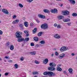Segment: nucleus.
Wrapping results in <instances>:
<instances>
[{
    "mask_svg": "<svg viewBox=\"0 0 77 77\" xmlns=\"http://www.w3.org/2000/svg\"><path fill=\"white\" fill-rule=\"evenodd\" d=\"M72 16H73V17H76L77 16V14L75 13H73L72 14Z\"/></svg>",
    "mask_w": 77,
    "mask_h": 77,
    "instance_id": "31",
    "label": "nucleus"
},
{
    "mask_svg": "<svg viewBox=\"0 0 77 77\" xmlns=\"http://www.w3.org/2000/svg\"><path fill=\"white\" fill-rule=\"evenodd\" d=\"M5 59H9L8 58V57L7 56L5 57Z\"/></svg>",
    "mask_w": 77,
    "mask_h": 77,
    "instance_id": "53",
    "label": "nucleus"
},
{
    "mask_svg": "<svg viewBox=\"0 0 77 77\" xmlns=\"http://www.w3.org/2000/svg\"><path fill=\"white\" fill-rule=\"evenodd\" d=\"M30 26H33V23H31L30 24Z\"/></svg>",
    "mask_w": 77,
    "mask_h": 77,
    "instance_id": "49",
    "label": "nucleus"
},
{
    "mask_svg": "<svg viewBox=\"0 0 77 77\" xmlns=\"http://www.w3.org/2000/svg\"><path fill=\"white\" fill-rule=\"evenodd\" d=\"M71 22H68L67 23V24L69 26H71Z\"/></svg>",
    "mask_w": 77,
    "mask_h": 77,
    "instance_id": "41",
    "label": "nucleus"
},
{
    "mask_svg": "<svg viewBox=\"0 0 77 77\" xmlns=\"http://www.w3.org/2000/svg\"><path fill=\"white\" fill-rule=\"evenodd\" d=\"M31 45L32 46V47H33V46H34V45H35L34 44V43H31Z\"/></svg>",
    "mask_w": 77,
    "mask_h": 77,
    "instance_id": "39",
    "label": "nucleus"
},
{
    "mask_svg": "<svg viewBox=\"0 0 77 77\" xmlns=\"http://www.w3.org/2000/svg\"><path fill=\"white\" fill-rule=\"evenodd\" d=\"M60 7H62L63 6V4H61V5L60 6Z\"/></svg>",
    "mask_w": 77,
    "mask_h": 77,
    "instance_id": "56",
    "label": "nucleus"
},
{
    "mask_svg": "<svg viewBox=\"0 0 77 77\" xmlns=\"http://www.w3.org/2000/svg\"><path fill=\"white\" fill-rule=\"evenodd\" d=\"M62 0H56V1H61Z\"/></svg>",
    "mask_w": 77,
    "mask_h": 77,
    "instance_id": "57",
    "label": "nucleus"
},
{
    "mask_svg": "<svg viewBox=\"0 0 77 77\" xmlns=\"http://www.w3.org/2000/svg\"><path fill=\"white\" fill-rule=\"evenodd\" d=\"M19 5L20 8H23V5L20 3L19 4Z\"/></svg>",
    "mask_w": 77,
    "mask_h": 77,
    "instance_id": "34",
    "label": "nucleus"
},
{
    "mask_svg": "<svg viewBox=\"0 0 77 77\" xmlns=\"http://www.w3.org/2000/svg\"><path fill=\"white\" fill-rule=\"evenodd\" d=\"M24 59V57H21L20 58V60L21 61H23Z\"/></svg>",
    "mask_w": 77,
    "mask_h": 77,
    "instance_id": "37",
    "label": "nucleus"
},
{
    "mask_svg": "<svg viewBox=\"0 0 77 77\" xmlns=\"http://www.w3.org/2000/svg\"><path fill=\"white\" fill-rule=\"evenodd\" d=\"M9 45V42H8L6 44V45L7 46H8Z\"/></svg>",
    "mask_w": 77,
    "mask_h": 77,
    "instance_id": "42",
    "label": "nucleus"
},
{
    "mask_svg": "<svg viewBox=\"0 0 77 77\" xmlns=\"http://www.w3.org/2000/svg\"><path fill=\"white\" fill-rule=\"evenodd\" d=\"M0 60H2V59H1V58L0 57Z\"/></svg>",
    "mask_w": 77,
    "mask_h": 77,
    "instance_id": "60",
    "label": "nucleus"
},
{
    "mask_svg": "<svg viewBox=\"0 0 77 77\" xmlns=\"http://www.w3.org/2000/svg\"><path fill=\"white\" fill-rule=\"evenodd\" d=\"M62 13L63 14V15H68L69 14V12L68 11H62Z\"/></svg>",
    "mask_w": 77,
    "mask_h": 77,
    "instance_id": "7",
    "label": "nucleus"
},
{
    "mask_svg": "<svg viewBox=\"0 0 77 77\" xmlns=\"http://www.w3.org/2000/svg\"><path fill=\"white\" fill-rule=\"evenodd\" d=\"M36 74H38V72H32L33 75H35Z\"/></svg>",
    "mask_w": 77,
    "mask_h": 77,
    "instance_id": "30",
    "label": "nucleus"
},
{
    "mask_svg": "<svg viewBox=\"0 0 77 77\" xmlns=\"http://www.w3.org/2000/svg\"><path fill=\"white\" fill-rule=\"evenodd\" d=\"M51 11L52 13L54 14H56L57 12V10L56 9H52L51 10Z\"/></svg>",
    "mask_w": 77,
    "mask_h": 77,
    "instance_id": "9",
    "label": "nucleus"
},
{
    "mask_svg": "<svg viewBox=\"0 0 77 77\" xmlns=\"http://www.w3.org/2000/svg\"><path fill=\"white\" fill-rule=\"evenodd\" d=\"M48 62V60L47 59H45V60H43V63L44 64H46Z\"/></svg>",
    "mask_w": 77,
    "mask_h": 77,
    "instance_id": "14",
    "label": "nucleus"
},
{
    "mask_svg": "<svg viewBox=\"0 0 77 77\" xmlns=\"http://www.w3.org/2000/svg\"><path fill=\"white\" fill-rule=\"evenodd\" d=\"M10 49L11 50H14V46L12 45H11L10 47Z\"/></svg>",
    "mask_w": 77,
    "mask_h": 77,
    "instance_id": "25",
    "label": "nucleus"
},
{
    "mask_svg": "<svg viewBox=\"0 0 77 77\" xmlns=\"http://www.w3.org/2000/svg\"><path fill=\"white\" fill-rule=\"evenodd\" d=\"M10 53V52L9 51V52H7L6 53V54H9V53Z\"/></svg>",
    "mask_w": 77,
    "mask_h": 77,
    "instance_id": "52",
    "label": "nucleus"
},
{
    "mask_svg": "<svg viewBox=\"0 0 77 77\" xmlns=\"http://www.w3.org/2000/svg\"><path fill=\"white\" fill-rule=\"evenodd\" d=\"M43 74L45 75H47L49 77H53L56 76L55 73L51 71H46L43 73Z\"/></svg>",
    "mask_w": 77,
    "mask_h": 77,
    "instance_id": "1",
    "label": "nucleus"
},
{
    "mask_svg": "<svg viewBox=\"0 0 77 77\" xmlns=\"http://www.w3.org/2000/svg\"><path fill=\"white\" fill-rule=\"evenodd\" d=\"M38 17L40 18H45V16H43L42 15H41V14H39L38 15Z\"/></svg>",
    "mask_w": 77,
    "mask_h": 77,
    "instance_id": "16",
    "label": "nucleus"
},
{
    "mask_svg": "<svg viewBox=\"0 0 77 77\" xmlns=\"http://www.w3.org/2000/svg\"><path fill=\"white\" fill-rule=\"evenodd\" d=\"M23 32H19V31H17L15 33L16 38H18V39H21V38H22V36L20 35H22Z\"/></svg>",
    "mask_w": 77,
    "mask_h": 77,
    "instance_id": "2",
    "label": "nucleus"
},
{
    "mask_svg": "<svg viewBox=\"0 0 77 77\" xmlns=\"http://www.w3.org/2000/svg\"><path fill=\"white\" fill-rule=\"evenodd\" d=\"M42 34H43V32H41L38 33V36H39V37L41 36Z\"/></svg>",
    "mask_w": 77,
    "mask_h": 77,
    "instance_id": "21",
    "label": "nucleus"
},
{
    "mask_svg": "<svg viewBox=\"0 0 77 77\" xmlns=\"http://www.w3.org/2000/svg\"><path fill=\"white\" fill-rule=\"evenodd\" d=\"M67 49H68V48L67 47H66L65 46H63L60 48V51L63 52V51H66Z\"/></svg>",
    "mask_w": 77,
    "mask_h": 77,
    "instance_id": "5",
    "label": "nucleus"
},
{
    "mask_svg": "<svg viewBox=\"0 0 77 77\" xmlns=\"http://www.w3.org/2000/svg\"><path fill=\"white\" fill-rule=\"evenodd\" d=\"M55 54L56 56H58L59 55V53L57 52H56L55 53Z\"/></svg>",
    "mask_w": 77,
    "mask_h": 77,
    "instance_id": "38",
    "label": "nucleus"
},
{
    "mask_svg": "<svg viewBox=\"0 0 77 77\" xmlns=\"http://www.w3.org/2000/svg\"><path fill=\"white\" fill-rule=\"evenodd\" d=\"M50 5H53V3H50Z\"/></svg>",
    "mask_w": 77,
    "mask_h": 77,
    "instance_id": "59",
    "label": "nucleus"
},
{
    "mask_svg": "<svg viewBox=\"0 0 77 77\" xmlns=\"http://www.w3.org/2000/svg\"><path fill=\"white\" fill-rule=\"evenodd\" d=\"M27 34L26 35V37H28L29 36V33H27Z\"/></svg>",
    "mask_w": 77,
    "mask_h": 77,
    "instance_id": "51",
    "label": "nucleus"
},
{
    "mask_svg": "<svg viewBox=\"0 0 77 77\" xmlns=\"http://www.w3.org/2000/svg\"><path fill=\"white\" fill-rule=\"evenodd\" d=\"M74 53H72L71 54L72 56H74Z\"/></svg>",
    "mask_w": 77,
    "mask_h": 77,
    "instance_id": "54",
    "label": "nucleus"
},
{
    "mask_svg": "<svg viewBox=\"0 0 77 77\" xmlns=\"http://www.w3.org/2000/svg\"><path fill=\"white\" fill-rule=\"evenodd\" d=\"M9 74V73L6 72L5 73V75H8Z\"/></svg>",
    "mask_w": 77,
    "mask_h": 77,
    "instance_id": "46",
    "label": "nucleus"
},
{
    "mask_svg": "<svg viewBox=\"0 0 77 77\" xmlns=\"http://www.w3.org/2000/svg\"><path fill=\"white\" fill-rule=\"evenodd\" d=\"M54 55V54H52V55H51V57H53V56Z\"/></svg>",
    "mask_w": 77,
    "mask_h": 77,
    "instance_id": "55",
    "label": "nucleus"
},
{
    "mask_svg": "<svg viewBox=\"0 0 77 77\" xmlns=\"http://www.w3.org/2000/svg\"><path fill=\"white\" fill-rule=\"evenodd\" d=\"M19 20H14L12 22L13 24H16V23H19Z\"/></svg>",
    "mask_w": 77,
    "mask_h": 77,
    "instance_id": "18",
    "label": "nucleus"
},
{
    "mask_svg": "<svg viewBox=\"0 0 77 77\" xmlns=\"http://www.w3.org/2000/svg\"><path fill=\"white\" fill-rule=\"evenodd\" d=\"M43 11L45 13H48L49 14L50 13V11H49V10L46 9H44Z\"/></svg>",
    "mask_w": 77,
    "mask_h": 77,
    "instance_id": "17",
    "label": "nucleus"
},
{
    "mask_svg": "<svg viewBox=\"0 0 77 77\" xmlns=\"http://www.w3.org/2000/svg\"><path fill=\"white\" fill-rule=\"evenodd\" d=\"M37 31V28H35L34 29L32 30V33L34 34Z\"/></svg>",
    "mask_w": 77,
    "mask_h": 77,
    "instance_id": "19",
    "label": "nucleus"
},
{
    "mask_svg": "<svg viewBox=\"0 0 77 77\" xmlns=\"http://www.w3.org/2000/svg\"><path fill=\"white\" fill-rule=\"evenodd\" d=\"M23 24H20L19 25V27L20 28H22V29H24V28H23Z\"/></svg>",
    "mask_w": 77,
    "mask_h": 77,
    "instance_id": "29",
    "label": "nucleus"
},
{
    "mask_svg": "<svg viewBox=\"0 0 77 77\" xmlns=\"http://www.w3.org/2000/svg\"><path fill=\"white\" fill-rule=\"evenodd\" d=\"M70 3H71L72 4V5H75V2L74 0H68Z\"/></svg>",
    "mask_w": 77,
    "mask_h": 77,
    "instance_id": "13",
    "label": "nucleus"
},
{
    "mask_svg": "<svg viewBox=\"0 0 77 77\" xmlns=\"http://www.w3.org/2000/svg\"><path fill=\"white\" fill-rule=\"evenodd\" d=\"M11 27H12L13 28H14V26H11Z\"/></svg>",
    "mask_w": 77,
    "mask_h": 77,
    "instance_id": "63",
    "label": "nucleus"
},
{
    "mask_svg": "<svg viewBox=\"0 0 77 77\" xmlns=\"http://www.w3.org/2000/svg\"><path fill=\"white\" fill-rule=\"evenodd\" d=\"M40 43L42 44H45V40H42L40 42Z\"/></svg>",
    "mask_w": 77,
    "mask_h": 77,
    "instance_id": "27",
    "label": "nucleus"
},
{
    "mask_svg": "<svg viewBox=\"0 0 77 77\" xmlns=\"http://www.w3.org/2000/svg\"><path fill=\"white\" fill-rule=\"evenodd\" d=\"M69 72L70 74H73V73L72 72V69H69Z\"/></svg>",
    "mask_w": 77,
    "mask_h": 77,
    "instance_id": "24",
    "label": "nucleus"
},
{
    "mask_svg": "<svg viewBox=\"0 0 77 77\" xmlns=\"http://www.w3.org/2000/svg\"><path fill=\"white\" fill-rule=\"evenodd\" d=\"M16 17H17V16L16 15H14L13 16V19H15V18H16Z\"/></svg>",
    "mask_w": 77,
    "mask_h": 77,
    "instance_id": "43",
    "label": "nucleus"
},
{
    "mask_svg": "<svg viewBox=\"0 0 77 77\" xmlns=\"http://www.w3.org/2000/svg\"><path fill=\"white\" fill-rule=\"evenodd\" d=\"M27 2L28 3H31L33 1V0H26Z\"/></svg>",
    "mask_w": 77,
    "mask_h": 77,
    "instance_id": "33",
    "label": "nucleus"
},
{
    "mask_svg": "<svg viewBox=\"0 0 77 77\" xmlns=\"http://www.w3.org/2000/svg\"><path fill=\"white\" fill-rule=\"evenodd\" d=\"M33 39L34 41H36V42H37V41H38V38L37 37H34Z\"/></svg>",
    "mask_w": 77,
    "mask_h": 77,
    "instance_id": "26",
    "label": "nucleus"
},
{
    "mask_svg": "<svg viewBox=\"0 0 77 77\" xmlns=\"http://www.w3.org/2000/svg\"><path fill=\"white\" fill-rule=\"evenodd\" d=\"M30 54L32 55H35L36 54V52L35 51H33V52H29Z\"/></svg>",
    "mask_w": 77,
    "mask_h": 77,
    "instance_id": "20",
    "label": "nucleus"
},
{
    "mask_svg": "<svg viewBox=\"0 0 77 77\" xmlns=\"http://www.w3.org/2000/svg\"><path fill=\"white\" fill-rule=\"evenodd\" d=\"M64 74H66V75H67V73H66V71H64L63 72Z\"/></svg>",
    "mask_w": 77,
    "mask_h": 77,
    "instance_id": "45",
    "label": "nucleus"
},
{
    "mask_svg": "<svg viewBox=\"0 0 77 77\" xmlns=\"http://www.w3.org/2000/svg\"><path fill=\"white\" fill-rule=\"evenodd\" d=\"M49 66H56V64L54 63H49Z\"/></svg>",
    "mask_w": 77,
    "mask_h": 77,
    "instance_id": "12",
    "label": "nucleus"
},
{
    "mask_svg": "<svg viewBox=\"0 0 77 77\" xmlns=\"http://www.w3.org/2000/svg\"><path fill=\"white\" fill-rule=\"evenodd\" d=\"M61 66V65L60 64L58 65V66Z\"/></svg>",
    "mask_w": 77,
    "mask_h": 77,
    "instance_id": "58",
    "label": "nucleus"
},
{
    "mask_svg": "<svg viewBox=\"0 0 77 77\" xmlns=\"http://www.w3.org/2000/svg\"><path fill=\"white\" fill-rule=\"evenodd\" d=\"M48 28V24L46 23L42 24L41 25V28L42 29H46Z\"/></svg>",
    "mask_w": 77,
    "mask_h": 77,
    "instance_id": "4",
    "label": "nucleus"
},
{
    "mask_svg": "<svg viewBox=\"0 0 77 77\" xmlns=\"http://www.w3.org/2000/svg\"><path fill=\"white\" fill-rule=\"evenodd\" d=\"M2 34H3V31L0 30V35H2Z\"/></svg>",
    "mask_w": 77,
    "mask_h": 77,
    "instance_id": "44",
    "label": "nucleus"
},
{
    "mask_svg": "<svg viewBox=\"0 0 77 77\" xmlns=\"http://www.w3.org/2000/svg\"><path fill=\"white\" fill-rule=\"evenodd\" d=\"M71 20L69 19H64L63 20L64 22H68V21H69Z\"/></svg>",
    "mask_w": 77,
    "mask_h": 77,
    "instance_id": "22",
    "label": "nucleus"
},
{
    "mask_svg": "<svg viewBox=\"0 0 77 77\" xmlns=\"http://www.w3.org/2000/svg\"><path fill=\"white\" fill-rule=\"evenodd\" d=\"M36 21L38 23H39V20H38V19H36Z\"/></svg>",
    "mask_w": 77,
    "mask_h": 77,
    "instance_id": "48",
    "label": "nucleus"
},
{
    "mask_svg": "<svg viewBox=\"0 0 77 77\" xmlns=\"http://www.w3.org/2000/svg\"><path fill=\"white\" fill-rule=\"evenodd\" d=\"M1 76H2V75H1V74H0V77H1Z\"/></svg>",
    "mask_w": 77,
    "mask_h": 77,
    "instance_id": "61",
    "label": "nucleus"
},
{
    "mask_svg": "<svg viewBox=\"0 0 77 77\" xmlns=\"http://www.w3.org/2000/svg\"><path fill=\"white\" fill-rule=\"evenodd\" d=\"M57 18L59 20H62V19L64 18V17L63 16L60 15L57 17Z\"/></svg>",
    "mask_w": 77,
    "mask_h": 77,
    "instance_id": "11",
    "label": "nucleus"
},
{
    "mask_svg": "<svg viewBox=\"0 0 77 77\" xmlns=\"http://www.w3.org/2000/svg\"><path fill=\"white\" fill-rule=\"evenodd\" d=\"M2 12L3 13L7 14V15H8V14H9V12H8V11L6 9H2Z\"/></svg>",
    "mask_w": 77,
    "mask_h": 77,
    "instance_id": "8",
    "label": "nucleus"
},
{
    "mask_svg": "<svg viewBox=\"0 0 77 77\" xmlns=\"http://www.w3.org/2000/svg\"><path fill=\"white\" fill-rule=\"evenodd\" d=\"M57 70L59 71H62V68L59 67H58L57 68Z\"/></svg>",
    "mask_w": 77,
    "mask_h": 77,
    "instance_id": "28",
    "label": "nucleus"
},
{
    "mask_svg": "<svg viewBox=\"0 0 77 77\" xmlns=\"http://www.w3.org/2000/svg\"><path fill=\"white\" fill-rule=\"evenodd\" d=\"M24 33H28L29 32H28V31L26 30L24 31Z\"/></svg>",
    "mask_w": 77,
    "mask_h": 77,
    "instance_id": "40",
    "label": "nucleus"
},
{
    "mask_svg": "<svg viewBox=\"0 0 77 77\" xmlns=\"http://www.w3.org/2000/svg\"><path fill=\"white\" fill-rule=\"evenodd\" d=\"M34 77H37V76H35Z\"/></svg>",
    "mask_w": 77,
    "mask_h": 77,
    "instance_id": "62",
    "label": "nucleus"
},
{
    "mask_svg": "<svg viewBox=\"0 0 77 77\" xmlns=\"http://www.w3.org/2000/svg\"><path fill=\"white\" fill-rule=\"evenodd\" d=\"M48 69L49 71H55V70H56V68H55V67L53 66H51L49 67L48 68Z\"/></svg>",
    "mask_w": 77,
    "mask_h": 77,
    "instance_id": "6",
    "label": "nucleus"
},
{
    "mask_svg": "<svg viewBox=\"0 0 77 77\" xmlns=\"http://www.w3.org/2000/svg\"><path fill=\"white\" fill-rule=\"evenodd\" d=\"M36 47H39V45L38 44H36Z\"/></svg>",
    "mask_w": 77,
    "mask_h": 77,
    "instance_id": "50",
    "label": "nucleus"
},
{
    "mask_svg": "<svg viewBox=\"0 0 77 77\" xmlns=\"http://www.w3.org/2000/svg\"><path fill=\"white\" fill-rule=\"evenodd\" d=\"M0 8H2V6H1V5H0Z\"/></svg>",
    "mask_w": 77,
    "mask_h": 77,
    "instance_id": "64",
    "label": "nucleus"
},
{
    "mask_svg": "<svg viewBox=\"0 0 77 77\" xmlns=\"http://www.w3.org/2000/svg\"><path fill=\"white\" fill-rule=\"evenodd\" d=\"M24 25L25 26V27H28V26H29L28 23L26 22H24Z\"/></svg>",
    "mask_w": 77,
    "mask_h": 77,
    "instance_id": "23",
    "label": "nucleus"
},
{
    "mask_svg": "<svg viewBox=\"0 0 77 77\" xmlns=\"http://www.w3.org/2000/svg\"><path fill=\"white\" fill-rule=\"evenodd\" d=\"M29 37L26 38H25V39L24 38H22L20 39H17V41H18V42H22V41H24V42H25V41H26V42H27V41H29Z\"/></svg>",
    "mask_w": 77,
    "mask_h": 77,
    "instance_id": "3",
    "label": "nucleus"
},
{
    "mask_svg": "<svg viewBox=\"0 0 77 77\" xmlns=\"http://www.w3.org/2000/svg\"><path fill=\"white\" fill-rule=\"evenodd\" d=\"M54 37L56 39H59L60 38V35L58 36V34H56L54 35Z\"/></svg>",
    "mask_w": 77,
    "mask_h": 77,
    "instance_id": "15",
    "label": "nucleus"
},
{
    "mask_svg": "<svg viewBox=\"0 0 77 77\" xmlns=\"http://www.w3.org/2000/svg\"><path fill=\"white\" fill-rule=\"evenodd\" d=\"M14 66H15L16 69L18 68V65H17V64H16L14 65Z\"/></svg>",
    "mask_w": 77,
    "mask_h": 77,
    "instance_id": "35",
    "label": "nucleus"
},
{
    "mask_svg": "<svg viewBox=\"0 0 77 77\" xmlns=\"http://www.w3.org/2000/svg\"><path fill=\"white\" fill-rule=\"evenodd\" d=\"M54 26L55 27H57V25L56 23H55L54 24Z\"/></svg>",
    "mask_w": 77,
    "mask_h": 77,
    "instance_id": "47",
    "label": "nucleus"
},
{
    "mask_svg": "<svg viewBox=\"0 0 77 77\" xmlns=\"http://www.w3.org/2000/svg\"><path fill=\"white\" fill-rule=\"evenodd\" d=\"M35 63H36V64H39V62H38L37 60H35Z\"/></svg>",
    "mask_w": 77,
    "mask_h": 77,
    "instance_id": "32",
    "label": "nucleus"
},
{
    "mask_svg": "<svg viewBox=\"0 0 77 77\" xmlns=\"http://www.w3.org/2000/svg\"><path fill=\"white\" fill-rule=\"evenodd\" d=\"M64 57H65V54L63 53L60 55H59L58 57L59 59H61Z\"/></svg>",
    "mask_w": 77,
    "mask_h": 77,
    "instance_id": "10",
    "label": "nucleus"
},
{
    "mask_svg": "<svg viewBox=\"0 0 77 77\" xmlns=\"http://www.w3.org/2000/svg\"><path fill=\"white\" fill-rule=\"evenodd\" d=\"M57 27L58 29H60V28H61V26L60 24H58L57 26Z\"/></svg>",
    "mask_w": 77,
    "mask_h": 77,
    "instance_id": "36",
    "label": "nucleus"
}]
</instances>
